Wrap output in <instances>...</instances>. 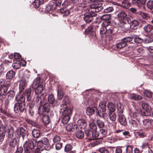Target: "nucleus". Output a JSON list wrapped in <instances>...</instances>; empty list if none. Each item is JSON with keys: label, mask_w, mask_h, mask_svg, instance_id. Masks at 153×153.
Segmentation results:
<instances>
[{"label": "nucleus", "mask_w": 153, "mask_h": 153, "mask_svg": "<svg viewBox=\"0 0 153 153\" xmlns=\"http://www.w3.org/2000/svg\"><path fill=\"white\" fill-rule=\"evenodd\" d=\"M97 91L94 89L86 90L84 97L85 103L88 105H93L97 100Z\"/></svg>", "instance_id": "2"}, {"label": "nucleus", "mask_w": 153, "mask_h": 153, "mask_svg": "<svg viewBox=\"0 0 153 153\" xmlns=\"http://www.w3.org/2000/svg\"><path fill=\"white\" fill-rule=\"evenodd\" d=\"M95 16V14L92 11L86 13L84 14V19L87 23H89L93 19V17Z\"/></svg>", "instance_id": "9"}, {"label": "nucleus", "mask_w": 153, "mask_h": 153, "mask_svg": "<svg viewBox=\"0 0 153 153\" xmlns=\"http://www.w3.org/2000/svg\"><path fill=\"white\" fill-rule=\"evenodd\" d=\"M108 114L110 120L112 121H115L116 117V114L114 112H109Z\"/></svg>", "instance_id": "41"}, {"label": "nucleus", "mask_w": 153, "mask_h": 153, "mask_svg": "<svg viewBox=\"0 0 153 153\" xmlns=\"http://www.w3.org/2000/svg\"><path fill=\"white\" fill-rule=\"evenodd\" d=\"M127 45V43H126L122 39L121 41L118 43L116 45V47L118 49H120L126 47Z\"/></svg>", "instance_id": "26"}, {"label": "nucleus", "mask_w": 153, "mask_h": 153, "mask_svg": "<svg viewBox=\"0 0 153 153\" xmlns=\"http://www.w3.org/2000/svg\"><path fill=\"white\" fill-rule=\"evenodd\" d=\"M55 148L57 150H60L62 147V144L60 142L55 143Z\"/></svg>", "instance_id": "64"}, {"label": "nucleus", "mask_w": 153, "mask_h": 153, "mask_svg": "<svg viewBox=\"0 0 153 153\" xmlns=\"http://www.w3.org/2000/svg\"><path fill=\"white\" fill-rule=\"evenodd\" d=\"M60 109L61 112L62 113V122L63 124H66L70 119L72 110L70 108L68 107L65 104L61 105Z\"/></svg>", "instance_id": "3"}, {"label": "nucleus", "mask_w": 153, "mask_h": 153, "mask_svg": "<svg viewBox=\"0 0 153 153\" xmlns=\"http://www.w3.org/2000/svg\"><path fill=\"white\" fill-rule=\"evenodd\" d=\"M85 135L87 137L90 139L92 138L93 132L89 129H86L85 130Z\"/></svg>", "instance_id": "38"}, {"label": "nucleus", "mask_w": 153, "mask_h": 153, "mask_svg": "<svg viewBox=\"0 0 153 153\" xmlns=\"http://www.w3.org/2000/svg\"><path fill=\"white\" fill-rule=\"evenodd\" d=\"M72 148V146L70 144H67L65 146V151L66 152L70 151Z\"/></svg>", "instance_id": "56"}, {"label": "nucleus", "mask_w": 153, "mask_h": 153, "mask_svg": "<svg viewBox=\"0 0 153 153\" xmlns=\"http://www.w3.org/2000/svg\"><path fill=\"white\" fill-rule=\"evenodd\" d=\"M61 140V138L58 136H55L53 139V141L55 143L60 142Z\"/></svg>", "instance_id": "55"}, {"label": "nucleus", "mask_w": 153, "mask_h": 153, "mask_svg": "<svg viewBox=\"0 0 153 153\" xmlns=\"http://www.w3.org/2000/svg\"><path fill=\"white\" fill-rule=\"evenodd\" d=\"M123 106L120 102L117 104V109L119 114L122 113L123 111Z\"/></svg>", "instance_id": "36"}, {"label": "nucleus", "mask_w": 153, "mask_h": 153, "mask_svg": "<svg viewBox=\"0 0 153 153\" xmlns=\"http://www.w3.org/2000/svg\"><path fill=\"white\" fill-rule=\"evenodd\" d=\"M98 110L96 107H88L87 108L86 110V112L87 115L90 116L91 115L94 114L95 112H96L97 114Z\"/></svg>", "instance_id": "15"}, {"label": "nucleus", "mask_w": 153, "mask_h": 153, "mask_svg": "<svg viewBox=\"0 0 153 153\" xmlns=\"http://www.w3.org/2000/svg\"><path fill=\"white\" fill-rule=\"evenodd\" d=\"M15 75V72L12 70L8 71L6 74V76H14Z\"/></svg>", "instance_id": "57"}, {"label": "nucleus", "mask_w": 153, "mask_h": 153, "mask_svg": "<svg viewBox=\"0 0 153 153\" xmlns=\"http://www.w3.org/2000/svg\"><path fill=\"white\" fill-rule=\"evenodd\" d=\"M96 123L98 126L100 128L103 127L105 125L104 122L99 120H97Z\"/></svg>", "instance_id": "48"}, {"label": "nucleus", "mask_w": 153, "mask_h": 153, "mask_svg": "<svg viewBox=\"0 0 153 153\" xmlns=\"http://www.w3.org/2000/svg\"><path fill=\"white\" fill-rule=\"evenodd\" d=\"M114 10L113 8L111 7H109L105 9L103 12L105 13H110L112 12Z\"/></svg>", "instance_id": "58"}, {"label": "nucleus", "mask_w": 153, "mask_h": 153, "mask_svg": "<svg viewBox=\"0 0 153 153\" xmlns=\"http://www.w3.org/2000/svg\"><path fill=\"white\" fill-rule=\"evenodd\" d=\"M118 120L120 124L123 126L126 125L127 122L125 116L123 114H118Z\"/></svg>", "instance_id": "14"}, {"label": "nucleus", "mask_w": 153, "mask_h": 153, "mask_svg": "<svg viewBox=\"0 0 153 153\" xmlns=\"http://www.w3.org/2000/svg\"><path fill=\"white\" fill-rule=\"evenodd\" d=\"M64 96V93L62 91L60 90L57 91V96L59 99L61 100Z\"/></svg>", "instance_id": "53"}, {"label": "nucleus", "mask_w": 153, "mask_h": 153, "mask_svg": "<svg viewBox=\"0 0 153 153\" xmlns=\"http://www.w3.org/2000/svg\"><path fill=\"white\" fill-rule=\"evenodd\" d=\"M8 87L7 86H3L0 88V94L1 95H5L7 94V91Z\"/></svg>", "instance_id": "30"}, {"label": "nucleus", "mask_w": 153, "mask_h": 153, "mask_svg": "<svg viewBox=\"0 0 153 153\" xmlns=\"http://www.w3.org/2000/svg\"><path fill=\"white\" fill-rule=\"evenodd\" d=\"M31 90L30 89H27L23 94L17 95L15 98V99L18 102L14 105V111L16 113H17L19 111L21 112L24 111L25 109V100L26 97L27 100L30 101L32 98V94L31 93Z\"/></svg>", "instance_id": "1"}, {"label": "nucleus", "mask_w": 153, "mask_h": 153, "mask_svg": "<svg viewBox=\"0 0 153 153\" xmlns=\"http://www.w3.org/2000/svg\"><path fill=\"white\" fill-rule=\"evenodd\" d=\"M128 98L131 99L137 100H140L142 99V97L140 95L135 94H132L128 95Z\"/></svg>", "instance_id": "25"}, {"label": "nucleus", "mask_w": 153, "mask_h": 153, "mask_svg": "<svg viewBox=\"0 0 153 153\" xmlns=\"http://www.w3.org/2000/svg\"><path fill=\"white\" fill-rule=\"evenodd\" d=\"M5 133L3 131L0 130V141H1L4 140L5 137Z\"/></svg>", "instance_id": "61"}, {"label": "nucleus", "mask_w": 153, "mask_h": 153, "mask_svg": "<svg viewBox=\"0 0 153 153\" xmlns=\"http://www.w3.org/2000/svg\"><path fill=\"white\" fill-rule=\"evenodd\" d=\"M40 4V1L39 0H35L33 3V5L35 8H37L39 7Z\"/></svg>", "instance_id": "62"}, {"label": "nucleus", "mask_w": 153, "mask_h": 153, "mask_svg": "<svg viewBox=\"0 0 153 153\" xmlns=\"http://www.w3.org/2000/svg\"><path fill=\"white\" fill-rule=\"evenodd\" d=\"M48 139L45 137L42 138L40 140L37 141V145L38 146L42 147L44 145H47L48 144Z\"/></svg>", "instance_id": "18"}, {"label": "nucleus", "mask_w": 153, "mask_h": 153, "mask_svg": "<svg viewBox=\"0 0 153 153\" xmlns=\"http://www.w3.org/2000/svg\"><path fill=\"white\" fill-rule=\"evenodd\" d=\"M108 109L110 111L114 112L115 110V105L111 102H109L108 104Z\"/></svg>", "instance_id": "40"}, {"label": "nucleus", "mask_w": 153, "mask_h": 153, "mask_svg": "<svg viewBox=\"0 0 153 153\" xmlns=\"http://www.w3.org/2000/svg\"><path fill=\"white\" fill-rule=\"evenodd\" d=\"M111 15L110 14H105L101 16L100 19L103 20H108L111 19Z\"/></svg>", "instance_id": "44"}, {"label": "nucleus", "mask_w": 153, "mask_h": 153, "mask_svg": "<svg viewBox=\"0 0 153 153\" xmlns=\"http://www.w3.org/2000/svg\"><path fill=\"white\" fill-rule=\"evenodd\" d=\"M126 150L127 153H133V148L131 146H127Z\"/></svg>", "instance_id": "59"}, {"label": "nucleus", "mask_w": 153, "mask_h": 153, "mask_svg": "<svg viewBox=\"0 0 153 153\" xmlns=\"http://www.w3.org/2000/svg\"><path fill=\"white\" fill-rule=\"evenodd\" d=\"M102 25L103 27H106V36H111L113 34L114 27L111 25L110 21L104 22L102 23Z\"/></svg>", "instance_id": "4"}, {"label": "nucleus", "mask_w": 153, "mask_h": 153, "mask_svg": "<svg viewBox=\"0 0 153 153\" xmlns=\"http://www.w3.org/2000/svg\"><path fill=\"white\" fill-rule=\"evenodd\" d=\"M45 100L46 97L43 94H41L40 96L37 95L35 99V104L39 108L41 105H43Z\"/></svg>", "instance_id": "5"}, {"label": "nucleus", "mask_w": 153, "mask_h": 153, "mask_svg": "<svg viewBox=\"0 0 153 153\" xmlns=\"http://www.w3.org/2000/svg\"><path fill=\"white\" fill-rule=\"evenodd\" d=\"M123 39L125 43H127V42H129L132 41L133 39L130 37H128L124 38Z\"/></svg>", "instance_id": "63"}, {"label": "nucleus", "mask_w": 153, "mask_h": 153, "mask_svg": "<svg viewBox=\"0 0 153 153\" xmlns=\"http://www.w3.org/2000/svg\"><path fill=\"white\" fill-rule=\"evenodd\" d=\"M139 13L142 18L145 19L147 20L150 17L149 15L146 13L140 12Z\"/></svg>", "instance_id": "45"}, {"label": "nucleus", "mask_w": 153, "mask_h": 153, "mask_svg": "<svg viewBox=\"0 0 153 153\" xmlns=\"http://www.w3.org/2000/svg\"><path fill=\"white\" fill-rule=\"evenodd\" d=\"M42 120L43 123L46 124H48L50 122L49 117L46 115L43 116L42 118Z\"/></svg>", "instance_id": "39"}, {"label": "nucleus", "mask_w": 153, "mask_h": 153, "mask_svg": "<svg viewBox=\"0 0 153 153\" xmlns=\"http://www.w3.org/2000/svg\"><path fill=\"white\" fill-rule=\"evenodd\" d=\"M139 24V23L137 20H132L130 22V28L132 29L136 30Z\"/></svg>", "instance_id": "21"}, {"label": "nucleus", "mask_w": 153, "mask_h": 153, "mask_svg": "<svg viewBox=\"0 0 153 153\" xmlns=\"http://www.w3.org/2000/svg\"><path fill=\"white\" fill-rule=\"evenodd\" d=\"M48 100L49 103L51 104H53L55 101V98L53 95H49L48 97Z\"/></svg>", "instance_id": "42"}, {"label": "nucleus", "mask_w": 153, "mask_h": 153, "mask_svg": "<svg viewBox=\"0 0 153 153\" xmlns=\"http://www.w3.org/2000/svg\"><path fill=\"white\" fill-rule=\"evenodd\" d=\"M41 84L40 77H37L33 80L32 84V87L33 88H35Z\"/></svg>", "instance_id": "22"}, {"label": "nucleus", "mask_w": 153, "mask_h": 153, "mask_svg": "<svg viewBox=\"0 0 153 153\" xmlns=\"http://www.w3.org/2000/svg\"><path fill=\"white\" fill-rule=\"evenodd\" d=\"M26 85V80L24 78H23L20 81L19 85V88L21 91L23 90Z\"/></svg>", "instance_id": "27"}, {"label": "nucleus", "mask_w": 153, "mask_h": 153, "mask_svg": "<svg viewBox=\"0 0 153 153\" xmlns=\"http://www.w3.org/2000/svg\"><path fill=\"white\" fill-rule=\"evenodd\" d=\"M145 31L147 33H149L153 30V26L150 24H148L143 28Z\"/></svg>", "instance_id": "32"}, {"label": "nucleus", "mask_w": 153, "mask_h": 153, "mask_svg": "<svg viewBox=\"0 0 153 153\" xmlns=\"http://www.w3.org/2000/svg\"><path fill=\"white\" fill-rule=\"evenodd\" d=\"M98 151L101 153H109V151L107 149L104 147L99 148Z\"/></svg>", "instance_id": "54"}, {"label": "nucleus", "mask_w": 153, "mask_h": 153, "mask_svg": "<svg viewBox=\"0 0 153 153\" xmlns=\"http://www.w3.org/2000/svg\"><path fill=\"white\" fill-rule=\"evenodd\" d=\"M34 142L37 143V141L35 140H33V141H27L24 144V147H27V148H29L31 149H33L35 147Z\"/></svg>", "instance_id": "17"}, {"label": "nucleus", "mask_w": 153, "mask_h": 153, "mask_svg": "<svg viewBox=\"0 0 153 153\" xmlns=\"http://www.w3.org/2000/svg\"><path fill=\"white\" fill-rule=\"evenodd\" d=\"M21 66L20 62L19 61H16L14 62L12 65L13 67L15 69H17L20 67Z\"/></svg>", "instance_id": "47"}, {"label": "nucleus", "mask_w": 153, "mask_h": 153, "mask_svg": "<svg viewBox=\"0 0 153 153\" xmlns=\"http://www.w3.org/2000/svg\"><path fill=\"white\" fill-rule=\"evenodd\" d=\"M138 115L139 114L135 112H131L130 114L131 119H135L138 120Z\"/></svg>", "instance_id": "49"}, {"label": "nucleus", "mask_w": 153, "mask_h": 153, "mask_svg": "<svg viewBox=\"0 0 153 153\" xmlns=\"http://www.w3.org/2000/svg\"><path fill=\"white\" fill-rule=\"evenodd\" d=\"M8 140L10 146L12 148H15L17 145L16 140L13 135L10 134L8 135Z\"/></svg>", "instance_id": "11"}, {"label": "nucleus", "mask_w": 153, "mask_h": 153, "mask_svg": "<svg viewBox=\"0 0 153 153\" xmlns=\"http://www.w3.org/2000/svg\"><path fill=\"white\" fill-rule=\"evenodd\" d=\"M43 105H41L38 109V112L39 114H42V112H48L50 111V107L49 103L44 102Z\"/></svg>", "instance_id": "8"}, {"label": "nucleus", "mask_w": 153, "mask_h": 153, "mask_svg": "<svg viewBox=\"0 0 153 153\" xmlns=\"http://www.w3.org/2000/svg\"><path fill=\"white\" fill-rule=\"evenodd\" d=\"M142 107L144 110L143 112L142 113V116L148 117L151 116V108L148 104L145 103H143L142 104Z\"/></svg>", "instance_id": "6"}, {"label": "nucleus", "mask_w": 153, "mask_h": 153, "mask_svg": "<svg viewBox=\"0 0 153 153\" xmlns=\"http://www.w3.org/2000/svg\"><path fill=\"white\" fill-rule=\"evenodd\" d=\"M32 133L33 136L35 138H39L40 135V131L37 129H33Z\"/></svg>", "instance_id": "35"}, {"label": "nucleus", "mask_w": 153, "mask_h": 153, "mask_svg": "<svg viewBox=\"0 0 153 153\" xmlns=\"http://www.w3.org/2000/svg\"><path fill=\"white\" fill-rule=\"evenodd\" d=\"M143 93L145 96L149 98H150L152 96V93L149 90H145L143 91Z\"/></svg>", "instance_id": "52"}, {"label": "nucleus", "mask_w": 153, "mask_h": 153, "mask_svg": "<svg viewBox=\"0 0 153 153\" xmlns=\"http://www.w3.org/2000/svg\"><path fill=\"white\" fill-rule=\"evenodd\" d=\"M25 130L23 127H21L17 128L15 131L14 132V134L16 137H19L22 135V137L23 136V134H25Z\"/></svg>", "instance_id": "12"}, {"label": "nucleus", "mask_w": 153, "mask_h": 153, "mask_svg": "<svg viewBox=\"0 0 153 153\" xmlns=\"http://www.w3.org/2000/svg\"><path fill=\"white\" fill-rule=\"evenodd\" d=\"M100 134L99 131H98L96 130L93 131L92 134V138L90 139H88L89 141H91L92 140H94L97 139H101L100 137Z\"/></svg>", "instance_id": "24"}, {"label": "nucleus", "mask_w": 153, "mask_h": 153, "mask_svg": "<svg viewBox=\"0 0 153 153\" xmlns=\"http://www.w3.org/2000/svg\"><path fill=\"white\" fill-rule=\"evenodd\" d=\"M99 133L100 136L99 138H102L103 137L106 136L107 134L106 131L105 129H100Z\"/></svg>", "instance_id": "43"}, {"label": "nucleus", "mask_w": 153, "mask_h": 153, "mask_svg": "<svg viewBox=\"0 0 153 153\" xmlns=\"http://www.w3.org/2000/svg\"><path fill=\"white\" fill-rule=\"evenodd\" d=\"M102 27L100 29V34L104 35L105 34V35L106 36L107 30L106 29V27H103L101 25Z\"/></svg>", "instance_id": "51"}, {"label": "nucleus", "mask_w": 153, "mask_h": 153, "mask_svg": "<svg viewBox=\"0 0 153 153\" xmlns=\"http://www.w3.org/2000/svg\"><path fill=\"white\" fill-rule=\"evenodd\" d=\"M77 126L76 124L73 125L70 123L68 124L66 126V129L68 131H74L75 129H77Z\"/></svg>", "instance_id": "19"}, {"label": "nucleus", "mask_w": 153, "mask_h": 153, "mask_svg": "<svg viewBox=\"0 0 153 153\" xmlns=\"http://www.w3.org/2000/svg\"><path fill=\"white\" fill-rule=\"evenodd\" d=\"M129 123L130 124L132 125L134 127H136L137 126V122L135 120L131 119L129 120Z\"/></svg>", "instance_id": "50"}, {"label": "nucleus", "mask_w": 153, "mask_h": 153, "mask_svg": "<svg viewBox=\"0 0 153 153\" xmlns=\"http://www.w3.org/2000/svg\"><path fill=\"white\" fill-rule=\"evenodd\" d=\"M146 6L150 10V12L153 14V1L151 0L148 1L146 3Z\"/></svg>", "instance_id": "29"}, {"label": "nucleus", "mask_w": 153, "mask_h": 153, "mask_svg": "<svg viewBox=\"0 0 153 153\" xmlns=\"http://www.w3.org/2000/svg\"><path fill=\"white\" fill-rule=\"evenodd\" d=\"M146 0H132V2L138 7H140L142 5L146 3Z\"/></svg>", "instance_id": "23"}, {"label": "nucleus", "mask_w": 153, "mask_h": 153, "mask_svg": "<svg viewBox=\"0 0 153 153\" xmlns=\"http://www.w3.org/2000/svg\"><path fill=\"white\" fill-rule=\"evenodd\" d=\"M89 127L93 131L96 130L97 128L96 125L94 123V120L92 118H90L88 120Z\"/></svg>", "instance_id": "16"}, {"label": "nucleus", "mask_w": 153, "mask_h": 153, "mask_svg": "<svg viewBox=\"0 0 153 153\" xmlns=\"http://www.w3.org/2000/svg\"><path fill=\"white\" fill-rule=\"evenodd\" d=\"M102 4L100 3L95 2L90 6L91 9L95 10L96 12H99L102 10Z\"/></svg>", "instance_id": "10"}, {"label": "nucleus", "mask_w": 153, "mask_h": 153, "mask_svg": "<svg viewBox=\"0 0 153 153\" xmlns=\"http://www.w3.org/2000/svg\"><path fill=\"white\" fill-rule=\"evenodd\" d=\"M0 130L3 131L4 133L5 132H7L8 133L9 135L11 134L10 133L11 131L13 132V131L12 128L7 124L4 125V126H1L0 127Z\"/></svg>", "instance_id": "13"}, {"label": "nucleus", "mask_w": 153, "mask_h": 153, "mask_svg": "<svg viewBox=\"0 0 153 153\" xmlns=\"http://www.w3.org/2000/svg\"><path fill=\"white\" fill-rule=\"evenodd\" d=\"M35 90V92L36 94H41L43 90V87L42 84L37 86L35 88H33Z\"/></svg>", "instance_id": "33"}, {"label": "nucleus", "mask_w": 153, "mask_h": 153, "mask_svg": "<svg viewBox=\"0 0 153 153\" xmlns=\"http://www.w3.org/2000/svg\"><path fill=\"white\" fill-rule=\"evenodd\" d=\"M105 102H102L99 104V108L101 112H104L106 110V106Z\"/></svg>", "instance_id": "31"}, {"label": "nucleus", "mask_w": 153, "mask_h": 153, "mask_svg": "<svg viewBox=\"0 0 153 153\" xmlns=\"http://www.w3.org/2000/svg\"><path fill=\"white\" fill-rule=\"evenodd\" d=\"M134 42L137 43H141L143 41V39L137 37L134 39Z\"/></svg>", "instance_id": "60"}, {"label": "nucleus", "mask_w": 153, "mask_h": 153, "mask_svg": "<svg viewBox=\"0 0 153 153\" xmlns=\"http://www.w3.org/2000/svg\"><path fill=\"white\" fill-rule=\"evenodd\" d=\"M151 123V121L147 119L143 120L141 122H140V123L141 125H142L146 127H148L150 125Z\"/></svg>", "instance_id": "34"}, {"label": "nucleus", "mask_w": 153, "mask_h": 153, "mask_svg": "<svg viewBox=\"0 0 153 153\" xmlns=\"http://www.w3.org/2000/svg\"><path fill=\"white\" fill-rule=\"evenodd\" d=\"M84 136V133L82 131H79L76 133V136L77 138L82 139L83 138Z\"/></svg>", "instance_id": "37"}, {"label": "nucleus", "mask_w": 153, "mask_h": 153, "mask_svg": "<svg viewBox=\"0 0 153 153\" xmlns=\"http://www.w3.org/2000/svg\"><path fill=\"white\" fill-rule=\"evenodd\" d=\"M78 127H79L80 128H84L87 125L86 121L83 119H79L77 122Z\"/></svg>", "instance_id": "20"}, {"label": "nucleus", "mask_w": 153, "mask_h": 153, "mask_svg": "<svg viewBox=\"0 0 153 153\" xmlns=\"http://www.w3.org/2000/svg\"><path fill=\"white\" fill-rule=\"evenodd\" d=\"M98 115L100 118L105 119L107 116V114L105 113L99 112L98 111L97 112L96 116Z\"/></svg>", "instance_id": "46"}, {"label": "nucleus", "mask_w": 153, "mask_h": 153, "mask_svg": "<svg viewBox=\"0 0 153 153\" xmlns=\"http://www.w3.org/2000/svg\"><path fill=\"white\" fill-rule=\"evenodd\" d=\"M55 7L56 5L53 4H49L46 7L45 9V11L46 12L49 13L50 12L54 10Z\"/></svg>", "instance_id": "28"}, {"label": "nucleus", "mask_w": 153, "mask_h": 153, "mask_svg": "<svg viewBox=\"0 0 153 153\" xmlns=\"http://www.w3.org/2000/svg\"><path fill=\"white\" fill-rule=\"evenodd\" d=\"M117 16L118 19L123 23H126L129 22L130 19L124 12L122 11L119 13Z\"/></svg>", "instance_id": "7"}]
</instances>
